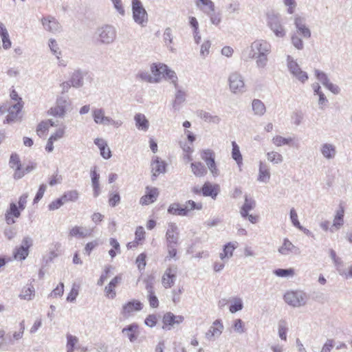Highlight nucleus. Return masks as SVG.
<instances>
[{
    "mask_svg": "<svg viewBox=\"0 0 352 352\" xmlns=\"http://www.w3.org/2000/svg\"><path fill=\"white\" fill-rule=\"evenodd\" d=\"M250 52L247 56L246 52L248 48L242 52V57L245 60L252 59L256 55L261 54V53H263V54H270L272 51L271 44L264 39H257L254 41L250 45Z\"/></svg>",
    "mask_w": 352,
    "mask_h": 352,
    "instance_id": "obj_1",
    "label": "nucleus"
},
{
    "mask_svg": "<svg viewBox=\"0 0 352 352\" xmlns=\"http://www.w3.org/2000/svg\"><path fill=\"white\" fill-rule=\"evenodd\" d=\"M94 36L100 44L109 45L116 40L117 31L111 25H104L96 29Z\"/></svg>",
    "mask_w": 352,
    "mask_h": 352,
    "instance_id": "obj_2",
    "label": "nucleus"
},
{
    "mask_svg": "<svg viewBox=\"0 0 352 352\" xmlns=\"http://www.w3.org/2000/svg\"><path fill=\"white\" fill-rule=\"evenodd\" d=\"M72 102L68 96H58L54 107H51L47 111V114L54 117L63 118L67 112L70 109Z\"/></svg>",
    "mask_w": 352,
    "mask_h": 352,
    "instance_id": "obj_3",
    "label": "nucleus"
},
{
    "mask_svg": "<svg viewBox=\"0 0 352 352\" xmlns=\"http://www.w3.org/2000/svg\"><path fill=\"white\" fill-rule=\"evenodd\" d=\"M162 79L169 82L173 86H177L178 78L175 71L164 63H155V82Z\"/></svg>",
    "mask_w": 352,
    "mask_h": 352,
    "instance_id": "obj_4",
    "label": "nucleus"
},
{
    "mask_svg": "<svg viewBox=\"0 0 352 352\" xmlns=\"http://www.w3.org/2000/svg\"><path fill=\"white\" fill-rule=\"evenodd\" d=\"M229 89L234 94H243L246 91L243 76L237 71L231 72L228 78Z\"/></svg>",
    "mask_w": 352,
    "mask_h": 352,
    "instance_id": "obj_5",
    "label": "nucleus"
},
{
    "mask_svg": "<svg viewBox=\"0 0 352 352\" xmlns=\"http://www.w3.org/2000/svg\"><path fill=\"white\" fill-rule=\"evenodd\" d=\"M283 299L287 305L293 307H300L306 304L307 296L302 291L291 290L284 294Z\"/></svg>",
    "mask_w": 352,
    "mask_h": 352,
    "instance_id": "obj_6",
    "label": "nucleus"
},
{
    "mask_svg": "<svg viewBox=\"0 0 352 352\" xmlns=\"http://www.w3.org/2000/svg\"><path fill=\"white\" fill-rule=\"evenodd\" d=\"M267 23L276 37L283 38L285 36L286 30L282 23L278 14L274 12L268 13L267 14Z\"/></svg>",
    "mask_w": 352,
    "mask_h": 352,
    "instance_id": "obj_7",
    "label": "nucleus"
},
{
    "mask_svg": "<svg viewBox=\"0 0 352 352\" xmlns=\"http://www.w3.org/2000/svg\"><path fill=\"white\" fill-rule=\"evenodd\" d=\"M201 204H196L194 201L189 200L185 205L182 206L179 204H173L169 206L168 212L170 214L179 216H187L188 212L194 209L201 210Z\"/></svg>",
    "mask_w": 352,
    "mask_h": 352,
    "instance_id": "obj_8",
    "label": "nucleus"
},
{
    "mask_svg": "<svg viewBox=\"0 0 352 352\" xmlns=\"http://www.w3.org/2000/svg\"><path fill=\"white\" fill-rule=\"evenodd\" d=\"M286 62L289 73L294 78L302 83H305L308 80L307 73L301 69L298 63L291 55H287Z\"/></svg>",
    "mask_w": 352,
    "mask_h": 352,
    "instance_id": "obj_9",
    "label": "nucleus"
},
{
    "mask_svg": "<svg viewBox=\"0 0 352 352\" xmlns=\"http://www.w3.org/2000/svg\"><path fill=\"white\" fill-rule=\"evenodd\" d=\"M132 11L134 21L142 27H145L148 22V15L140 0H132Z\"/></svg>",
    "mask_w": 352,
    "mask_h": 352,
    "instance_id": "obj_10",
    "label": "nucleus"
},
{
    "mask_svg": "<svg viewBox=\"0 0 352 352\" xmlns=\"http://www.w3.org/2000/svg\"><path fill=\"white\" fill-rule=\"evenodd\" d=\"M215 153L210 148L204 149L201 152V157L205 162L207 167L213 177L219 175L220 172L215 162Z\"/></svg>",
    "mask_w": 352,
    "mask_h": 352,
    "instance_id": "obj_11",
    "label": "nucleus"
},
{
    "mask_svg": "<svg viewBox=\"0 0 352 352\" xmlns=\"http://www.w3.org/2000/svg\"><path fill=\"white\" fill-rule=\"evenodd\" d=\"M143 308V304L138 300H131L122 305L120 314L124 318L132 317Z\"/></svg>",
    "mask_w": 352,
    "mask_h": 352,
    "instance_id": "obj_12",
    "label": "nucleus"
},
{
    "mask_svg": "<svg viewBox=\"0 0 352 352\" xmlns=\"http://www.w3.org/2000/svg\"><path fill=\"white\" fill-rule=\"evenodd\" d=\"M184 320V317L182 316H175L171 312H167L164 315L162 322L163 329L170 330L174 328L175 324H179Z\"/></svg>",
    "mask_w": 352,
    "mask_h": 352,
    "instance_id": "obj_13",
    "label": "nucleus"
},
{
    "mask_svg": "<svg viewBox=\"0 0 352 352\" xmlns=\"http://www.w3.org/2000/svg\"><path fill=\"white\" fill-rule=\"evenodd\" d=\"M177 273V267L175 265L170 266L166 270L162 278V283L165 288H170L173 285Z\"/></svg>",
    "mask_w": 352,
    "mask_h": 352,
    "instance_id": "obj_14",
    "label": "nucleus"
},
{
    "mask_svg": "<svg viewBox=\"0 0 352 352\" xmlns=\"http://www.w3.org/2000/svg\"><path fill=\"white\" fill-rule=\"evenodd\" d=\"M320 152L327 160H332L337 155V149L334 144L330 142H324L320 146Z\"/></svg>",
    "mask_w": 352,
    "mask_h": 352,
    "instance_id": "obj_15",
    "label": "nucleus"
},
{
    "mask_svg": "<svg viewBox=\"0 0 352 352\" xmlns=\"http://www.w3.org/2000/svg\"><path fill=\"white\" fill-rule=\"evenodd\" d=\"M41 23L45 30L48 32L56 33L61 30L60 24L53 16H48L47 17H43L41 19Z\"/></svg>",
    "mask_w": 352,
    "mask_h": 352,
    "instance_id": "obj_16",
    "label": "nucleus"
},
{
    "mask_svg": "<svg viewBox=\"0 0 352 352\" xmlns=\"http://www.w3.org/2000/svg\"><path fill=\"white\" fill-rule=\"evenodd\" d=\"M223 325L221 320H216L212 325L210 327L209 330L206 333V338L208 340H214L222 333Z\"/></svg>",
    "mask_w": 352,
    "mask_h": 352,
    "instance_id": "obj_17",
    "label": "nucleus"
},
{
    "mask_svg": "<svg viewBox=\"0 0 352 352\" xmlns=\"http://www.w3.org/2000/svg\"><path fill=\"white\" fill-rule=\"evenodd\" d=\"M21 209L15 203H10V207L5 214V219L7 224H14L16 222L14 218H19L21 216Z\"/></svg>",
    "mask_w": 352,
    "mask_h": 352,
    "instance_id": "obj_18",
    "label": "nucleus"
},
{
    "mask_svg": "<svg viewBox=\"0 0 352 352\" xmlns=\"http://www.w3.org/2000/svg\"><path fill=\"white\" fill-rule=\"evenodd\" d=\"M175 89V99L173 102V108L175 110H179L181 105L186 100V91L184 89L177 83V86H173Z\"/></svg>",
    "mask_w": 352,
    "mask_h": 352,
    "instance_id": "obj_19",
    "label": "nucleus"
},
{
    "mask_svg": "<svg viewBox=\"0 0 352 352\" xmlns=\"http://www.w3.org/2000/svg\"><path fill=\"white\" fill-rule=\"evenodd\" d=\"M167 244L177 245L179 239V232L177 225L170 223L166 234Z\"/></svg>",
    "mask_w": 352,
    "mask_h": 352,
    "instance_id": "obj_20",
    "label": "nucleus"
},
{
    "mask_svg": "<svg viewBox=\"0 0 352 352\" xmlns=\"http://www.w3.org/2000/svg\"><path fill=\"white\" fill-rule=\"evenodd\" d=\"M278 252L282 255L287 256L290 254H300V250L288 239H285L283 245L278 248Z\"/></svg>",
    "mask_w": 352,
    "mask_h": 352,
    "instance_id": "obj_21",
    "label": "nucleus"
},
{
    "mask_svg": "<svg viewBox=\"0 0 352 352\" xmlns=\"http://www.w3.org/2000/svg\"><path fill=\"white\" fill-rule=\"evenodd\" d=\"M256 207L255 200L248 195L244 196V204L240 208V214L243 218H246L248 212Z\"/></svg>",
    "mask_w": 352,
    "mask_h": 352,
    "instance_id": "obj_22",
    "label": "nucleus"
},
{
    "mask_svg": "<svg viewBox=\"0 0 352 352\" xmlns=\"http://www.w3.org/2000/svg\"><path fill=\"white\" fill-rule=\"evenodd\" d=\"M270 177L271 173L269 166L265 162H260L257 181L267 184L269 182Z\"/></svg>",
    "mask_w": 352,
    "mask_h": 352,
    "instance_id": "obj_23",
    "label": "nucleus"
},
{
    "mask_svg": "<svg viewBox=\"0 0 352 352\" xmlns=\"http://www.w3.org/2000/svg\"><path fill=\"white\" fill-rule=\"evenodd\" d=\"M294 25L297 32L304 38H309L311 36L310 30L305 25V20L300 16H296L294 19Z\"/></svg>",
    "mask_w": 352,
    "mask_h": 352,
    "instance_id": "obj_24",
    "label": "nucleus"
},
{
    "mask_svg": "<svg viewBox=\"0 0 352 352\" xmlns=\"http://www.w3.org/2000/svg\"><path fill=\"white\" fill-rule=\"evenodd\" d=\"M22 109V104L20 102H17L9 108H8V115L6 116L3 123L10 124L14 122Z\"/></svg>",
    "mask_w": 352,
    "mask_h": 352,
    "instance_id": "obj_25",
    "label": "nucleus"
},
{
    "mask_svg": "<svg viewBox=\"0 0 352 352\" xmlns=\"http://www.w3.org/2000/svg\"><path fill=\"white\" fill-rule=\"evenodd\" d=\"M121 280L122 276L118 275L110 281L107 286L105 287L104 292L109 298L113 299L116 297V293L115 288L121 282Z\"/></svg>",
    "mask_w": 352,
    "mask_h": 352,
    "instance_id": "obj_26",
    "label": "nucleus"
},
{
    "mask_svg": "<svg viewBox=\"0 0 352 352\" xmlns=\"http://www.w3.org/2000/svg\"><path fill=\"white\" fill-rule=\"evenodd\" d=\"M219 191V186L212 185L210 182H206L201 188L202 195L205 197H211L215 199Z\"/></svg>",
    "mask_w": 352,
    "mask_h": 352,
    "instance_id": "obj_27",
    "label": "nucleus"
},
{
    "mask_svg": "<svg viewBox=\"0 0 352 352\" xmlns=\"http://www.w3.org/2000/svg\"><path fill=\"white\" fill-rule=\"evenodd\" d=\"M122 333L126 336L131 342H133L138 338V325L136 323H132L123 328Z\"/></svg>",
    "mask_w": 352,
    "mask_h": 352,
    "instance_id": "obj_28",
    "label": "nucleus"
},
{
    "mask_svg": "<svg viewBox=\"0 0 352 352\" xmlns=\"http://www.w3.org/2000/svg\"><path fill=\"white\" fill-rule=\"evenodd\" d=\"M90 175L94 191L93 195L94 197H97L100 194L101 190L99 184L100 175L97 173L96 166L91 169Z\"/></svg>",
    "mask_w": 352,
    "mask_h": 352,
    "instance_id": "obj_29",
    "label": "nucleus"
},
{
    "mask_svg": "<svg viewBox=\"0 0 352 352\" xmlns=\"http://www.w3.org/2000/svg\"><path fill=\"white\" fill-rule=\"evenodd\" d=\"M94 144L98 146L100 155L104 159L108 160L111 157V151L104 140L96 138L94 140Z\"/></svg>",
    "mask_w": 352,
    "mask_h": 352,
    "instance_id": "obj_30",
    "label": "nucleus"
},
{
    "mask_svg": "<svg viewBox=\"0 0 352 352\" xmlns=\"http://www.w3.org/2000/svg\"><path fill=\"white\" fill-rule=\"evenodd\" d=\"M197 116L204 122L214 124H218L221 122V118L217 115H212L210 112L199 110L197 111Z\"/></svg>",
    "mask_w": 352,
    "mask_h": 352,
    "instance_id": "obj_31",
    "label": "nucleus"
},
{
    "mask_svg": "<svg viewBox=\"0 0 352 352\" xmlns=\"http://www.w3.org/2000/svg\"><path fill=\"white\" fill-rule=\"evenodd\" d=\"M236 248V245L233 243L229 242L226 243L223 247V252L219 254L220 258L223 261L226 262L233 256V252Z\"/></svg>",
    "mask_w": 352,
    "mask_h": 352,
    "instance_id": "obj_32",
    "label": "nucleus"
},
{
    "mask_svg": "<svg viewBox=\"0 0 352 352\" xmlns=\"http://www.w3.org/2000/svg\"><path fill=\"white\" fill-rule=\"evenodd\" d=\"M134 120L138 129L143 131H146L148 130L149 122L144 114L137 113L134 117Z\"/></svg>",
    "mask_w": 352,
    "mask_h": 352,
    "instance_id": "obj_33",
    "label": "nucleus"
},
{
    "mask_svg": "<svg viewBox=\"0 0 352 352\" xmlns=\"http://www.w3.org/2000/svg\"><path fill=\"white\" fill-rule=\"evenodd\" d=\"M252 108L255 115L262 116L266 111L264 103L258 99H254L252 102Z\"/></svg>",
    "mask_w": 352,
    "mask_h": 352,
    "instance_id": "obj_34",
    "label": "nucleus"
},
{
    "mask_svg": "<svg viewBox=\"0 0 352 352\" xmlns=\"http://www.w3.org/2000/svg\"><path fill=\"white\" fill-rule=\"evenodd\" d=\"M72 87L76 88L81 87L83 85V74L80 70L75 71L69 80Z\"/></svg>",
    "mask_w": 352,
    "mask_h": 352,
    "instance_id": "obj_35",
    "label": "nucleus"
},
{
    "mask_svg": "<svg viewBox=\"0 0 352 352\" xmlns=\"http://www.w3.org/2000/svg\"><path fill=\"white\" fill-rule=\"evenodd\" d=\"M163 39L165 43V45L172 52H174L175 49L171 46L173 43V31L170 28H166L163 34Z\"/></svg>",
    "mask_w": 352,
    "mask_h": 352,
    "instance_id": "obj_36",
    "label": "nucleus"
},
{
    "mask_svg": "<svg viewBox=\"0 0 352 352\" xmlns=\"http://www.w3.org/2000/svg\"><path fill=\"white\" fill-rule=\"evenodd\" d=\"M0 35L2 38L3 47L5 50H8L11 47V41L9 38L8 32L3 23L0 24Z\"/></svg>",
    "mask_w": 352,
    "mask_h": 352,
    "instance_id": "obj_37",
    "label": "nucleus"
},
{
    "mask_svg": "<svg viewBox=\"0 0 352 352\" xmlns=\"http://www.w3.org/2000/svg\"><path fill=\"white\" fill-rule=\"evenodd\" d=\"M288 330L287 322L285 320L281 319L278 322V333L280 338L284 341L287 340V332Z\"/></svg>",
    "mask_w": 352,
    "mask_h": 352,
    "instance_id": "obj_38",
    "label": "nucleus"
},
{
    "mask_svg": "<svg viewBox=\"0 0 352 352\" xmlns=\"http://www.w3.org/2000/svg\"><path fill=\"white\" fill-rule=\"evenodd\" d=\"M232 157L239 166L242 164L243 157L239 150V146L235 142H232Z\"/></svg>",
    "mask_w": 352,
    "mask_h": 352,
    "instance_id": "obj_39",
    "label": "nucleus"
},
{
    "mask_svg": "<svg viewBox=\"0 0 352 352\" xmlns=\"http://www.w3.org/2000/svg\"><path fill=\"white\" fill-rule=\"evenodd\" d=\"M192 171L197 177H202L207 173L206 168L201 162L191 164Z\"/></svg>",
    "mask_w": 352,
    "mask_h": 352,
    "instance_id": "obj_40",
    "label": "nucleus"
},
{
    "mask_svg": "<svg viewBox=\"0 0 352 352\" xmlns=\"http://www.w3.org/2000/svg\"><path fill=\"white\" fill-rule=\"evenodd\" d=\"M92 116L95 123L102 124L105 116L104 110L102 108L94 109L92 111Z\"/></svg>",
    "mask_w": 352,
    "mask_h": 352,
    "instance_id": "obj_41",
    "label": "nucleus"
},
{
    "mask_svg": "<svg viewBox=\"0 0 352 352\" xmlns=\"http://www.w3.org/2000/svg\"><path fill=\"white\" fill-rule=\"evenodd\" d=\"M266 155L267 160L274 164H280L283 161V155L276 151L267 152Z\"/></svg>",
    "mask_w": 352,
    "mask_h": 352,
    "instance_id": "obj_42",
    "label": "nucleus"
},
{
    "mask_svg": "<svg viewBox=\"0 0 352 352\" xmlns=\"http://www.w3.org/2000/svg\"><path fill=\"white\" fill-rule=\"evenodd\" d=\"M202 11L210 17V20L212 24L214 25H219L221 21V16L220 13H216L214 11H208L206 8L202 9Z\"/></svg>",
    "mask_w": 352,
    "mask_h": 352,
    "instance_id": "obj_43",
    "label": "nucleus"
},
{
    "mask_svg": "<svg viewBox=\"0 0 352 352\" xmlns=\"http://www.w3.org/2000/svg\"><path fill=\"white\" fill-rule=\"evenodd\" d=\"M146 288L148 293V297L151 307H154V293L153 291V278L149 276L146 280Z\"/></svg>",
    "mask_w": 352,
    "mask_h": 352,
    "instance_id": "obj_44",
    "label": "nucleus"
},
{
    "mask_svg": "<svg viewBox=\"0 0 352 352\" xmlns=\"http://www.w3.org/2000/svg\"><path fill=\"white\" fill-rule=\"evenodd\" d=\"M272 143L276 146H282L284 145H289L293 141L292 138H283L280 135L274 136L272 140Z\"/></svg>",
    "mask_w": 352,
    "mask_h": 352,
    "instance_id": "obj_45",
    "label": "nucleus"
},
{
    "mask_svg": "<svg viewBox=\"0 0 352 352\" xmlns=\"http://www.w3.org/2000/svg\"><path fill=\"white\" fill-rule=\"evenodd\" d=\"M196 6L201 10L206 8L208 11H214V3L211 0H197Z\"/></svg>",
    "mask_w": 352,
    "mask_h": 352,
    "instance_id": "obj_46",
    "label": "nucleus"
},
{
    "mask_svg": "<svg viewBox=\"0 0 352 352\" xmlns=\"http://www.w3.org/2000/svg\"><path fill=\"white\" fill-rule=\"evenodd\" d=\"M147 193L140 198V204L142 206L148 205L150 203L154 201V190L149 189V187L146 188Z\"/></svg>",
    "mask_w": 352,
    "mask_h": 352,
    "instance_id": "obj_47",
    "label": "nucleus"
},
{
    "mask_svg": "<svg viewBox=\"0 0 352 352\" xmlns=\"http://www.w3.org/2000/svg\"><path fill=\"white\" fill-rule=\"evenodd\" d=\"M269 54H261L256 55L254 58L256 59V66L258 69H264L267 65Z\"/></svg>",
    "mask_w": 352,
    "mask_h": 352,
    "instance_id": "obj_48",
    "label": "nucleus"
},
{
    "mask_svg": "<svg viewBox=\"0 0 352 352\" xmlns=\"http://www.w3.org/2000/svg\"><path fill=\"white\" fill-rule=\"evenodd\" d=\"M34 296V288L33 286H30L27 287H24L19 297L21 299L30 300L32 298V297Z\"/></svg>",
    "mask_w": 352,
    "mask_h": 352,
    "instance_id": "obj_49",
    "label": "nucleus"
},
{
    "mask_svg": "<svg viewBox=\"0 0 352 352\" xmlns=\"http://www.w3.org/2000/svg\"><path fill=\"white\" fill-rule=\"evenodd\" d=\"M78 192L76 190H72L65 192L62 197L65 203L68 201H75L78 199Z\"/></svg>",
    "mask_w": 352,
    "mask_h": 352,
    "instance_id": "obj_50",
    "label": "nucleus"
},
{
    "mask_svg": "<svg viewBox=\"0 0 352 352\" xmlns=\"http://www.w3.org/2000/svg\"><path fill=\"white\" fill-rule=\"evenodd\" d=\"M243 308V301L240 298H235L230 306V311L232 314L241 311Z\"/></svg>",
    "mask_w": 352,
    "mask_h": 352,
    "instance_id": "obj_51",
    "label": "nucleus"
},
{
    "mask_svg": "<svg viewBox=\"0 0 352 352\" xmlns=\"http://www.w3.org/2000/svg\"><path fill=\"white\" fill-rule=\"evenodd\" d=\"M166 166L167 164L164 161L160 160L158 157L155 158V177L157 173L158 175L164 174L166 172Z\"/></svg>",
    "mask_w": 352,
    "mask_h": 352,
    "instance_id": "obj_52",
    "label": "nucleus"
},
{
    "mask_svg": "<svg viewBox=\"0 0 352 352\" xmlns=\"http://www.w3.org/2000/svg\"><path fill=\"white\" fill-rule=\"evenodd\" d=\"M28 254L29 250L21 247L16 248L15 251L14 252V258L19 259L20 261L25 260Z\"/></svg>",
    "mask_w": 352,
    "mask_h": 352,
    "instance_id": "obj_53",
    "label": "nucleus"
},
{
    "mask_svg": "<svg viewBox=\"0 0 352 352\" xmlns=\"http://www.w3.org/2000/svg\"><path fill=\"white\" fill-rule=\"evenodd\" d=\"M274 274L278 277L293 276L294 274V270L292 268L277 269L274 270Z\"/></svg>",
    "mask_w": 352,
    "mask_h": 352,
    "instance_id": "obj_54",
    "label": "nucleus"
},
{
    "mask_svg": "<svg viewBox=\"0 0 352 352\" xmlns=\"http://www.w3.org/2000/svg\"><path fill=\"white\" fill-rule=\"evenodd\" d=\"M291 42L294 47L298 50H302L304 48L302 40L296 33L292 35Z\"/></svg>",
    "mask_w": 352,
    "mask_h": 352,
    "instance_id": "obj_55",
    "label": "nucleus"
},
{
    "mask_svg": "<svg viewBox=\"0 0 352 352\" xmlns=\"http://www.w3.org/2000/svg\"><path fill=\"white\" fill-rule=\"evenodd\" d=\"M10 167L12 168H21V163L16 153H12L9 161Z\"/></svg>",
    "mask_w": 352,
    "mask_h": 352,
    "instance_id": "obj_56",
    "label": "nucleus"
},
{
    "mask_svg": "<svg viewBox=\"0 0 352 352\" xmlns=\"http://www.w3.org/2000/svg\"><path fill=\"white\" fill-rule=\"evenodd\" d=\"M315 76L316 78L321 82V83L325 87L330 81L327 75L319 69L314 70Z\"/></svg>",
    "mask_w": 352,
    "mask_h": 352,
    "instance_id": "obj_57",
    "label": "nucleus"
},
{
    "mask_svg": "<svg viewBox=\"0 0 352 352\" xmlns=\"http://www.w3.org/2000/svg\"><path fill=\"white\" fill-rule=\"evenodd\" d=\"M69 234L72 236H78L79 237L83 238L87 236L89 234L87 233V232H84L82 228L79 226H75L70 230Z\"/></svg>",
    "mask_w": 352,
    "mask_h": 352,
    "instance_id": "obj_58",
    "label": "nucleus"
},
{
    "mask_svg": "<svg viewBox=\"0 0 352 352\" xmlns=\"http://www.w3.org/2000/svg\"><path fill=\"white\" fill-rule=\"evenodd\" d=\"M49 47L50 48L51 52L57 57V58H60L61 52L59 50L58 45L54 39H50L49 41Z\"/></svg>",
    "mask_w": 352,
    "mask_h": 352,
    "instance_id": "obj_59",
    "label": "nucleus"
},
{
    "mask_svg": "<svg viewBox=\"0 0 352 352\" xmlns=\"http://www.w3.org/2000/svg\"><path fill=\"white\" fill-rule=\"evenodd\" d=\"M211 43L210 41H205L201 45L200 55L203 58H205L210 53V48Z\"/></svg>",
    "mask_w": 352,
    "mask_h": 352,
    "instance_id": "obj_60",
    "label": "nucleus"
},
{
    "mask_svg": "<svg viewBox=\"0 0 352 352\" xmlns=\"http://www.w3.org/2000/svg\"><path fill=\"white\" fill-rule=\"evenodd\" d=\"M135 263L138 266V270L141 272L143 270H144L146 266V254L144 253H142L138 255V256L136 258Z\"/></svg>",
    "mask_w": 352,
    "mask_h": 352,
    "instance_id": "obj_61",
    "label": "nucleus"
},
{
    "mask_svg": "<svg viewBox=\"0 0 352 352\" xmlns=\"http://www.w3.org/2000/svg\"><path fill=\"white\" fill-rule=\"evenodd\" d=\"M102 125H112L116 128H118L122 124V122L120 120H113L109 116H104V122Z\"/></svg>",
    "mask_w": 352,
    "mask_h": 352,
    "instance_id": "obj_62",
    "label": "nucleus"
},
{
    "mask_svg": "<svg viewBox=\"0 0 352 352\" xmlns=\"http://www.w3.org/2000/svg\"><path fill=\"white\" fill-rule=\"evenodd\" d=\"M232 327L234 328V331H236L238 333L241 334L245 331L244 323L240 318L234 320Z\"/></svg>",
    "mask_w": 352,
    "mask_h": 352,
    "instance_id": "obj_63",
    "label": "nucleus"
},
{
    "mask_svg": "<svg viewBox=\"0 0 352 352\" xmlns=\"http://www.w3.org/2000/svg\"><path fill=\"white\" fill-rule=\"evenodd\" d=\"M48 122L42 121L40 122L36 128V133L38 136L41 137L44 133L48 131Z\"/></svg>",
    "mask_w": 352,
    "mask_h": 352,
    "instance_id": "obj_64",
    "label": "nucleus"
}]
</instances>
